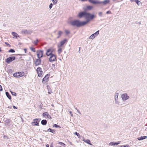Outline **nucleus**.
<instances>
[{"mask_svg": "<svg viewBox=\"0 0 147 147\" xmlns=\"http://www.w3.org/2000/svg\"><path fill=\"white\" fill-rule=\"evenodd\" d=\"M78 17L80 18L84 17L86 19L90 18L91 19H93L94 17V16L86 11H82L79 13Z\"/></svg>", "mask_w": 147, "mask_h": 147, "instance_id": "f257e3e1", "label": "nucleus"}, {"mask_svg": "<svg viewBox=\"0 0 147 147\" xmlns=\"http://www.w3.org/2000/svg\"><path fill=\"white\" fill-rule=\"evenodd\" d=\"M70 23L73 26H76L78 27H80V22L79 20H76L71 21Z\"/></svg>", "mask_w": 147, "mask_h": 147, "instance_id": "f03ea898", "label": "nucleus"}, {"mask_svg": "<svg viewBox=\"0 0 147 147\" xmlns=\"http://www.w3.org/2000/svg\"><path fill=\"white\" fill-rule=\"evenodd\" d=\"M121 98L123 101L124 102L129 98V96L127 93H125L121 94Z\"/></svg>", "mask_w": 147, "mask_h": 147, "instance_id": "7ed1b4c3", "label": "nucleus"}, {"mask_svg": "<svg viewBox=\"0 0 147 147\" xmlns=\"http://www.w3.org/2000/svg\"><path fill=\"white\" fill-rule=\"evenodd\" d=\"M24 75V73L23 72L22 73L20 72H19L14 73L13 74V76L14 77L16 78H20L21 77L23 76Z\"/></svg>", "mask_w": 147, "mask_h": 147, "instance_id": "20e7f679", "label": "nucleus"}, {"mask_svg": "<svg viewBox=\"0 0 147 147\" xmlns=\"http://www.w3.org/2000/svg\"><path fill=\"white\" fill-rule=\"evenodd\" d=\"M54 51V49L52 48H51L50 49H48L47 50V52L46 53V55L48 56H50L51 55L53 54V51Z\"/></svg>", "mask_w": 147, "mask_h": 147, "instance_id": "39448f33", "label": "nucleus"}, {"mask_svg": "<svg viewBox=\"0 0 147 147\" xmlns=\"http://www.w3.org/2000/svg\"><path fill=\"white\" fill-rule=\"evenodd\" d=\"M99 34V31H97L96 32L93 34L91 36H90L88 38L92 39H94L95 38L96 36H97Z\"/></svg>", "mask_w": 147, "mask_h": 147, "instance_id": "423d86ee", "label": "nucleus"}, {"mask_svg": "<svg viewBox=\"0 0 147 147\" xmlns=\"http://www.w3.org/2000/svg\"><path fill=\"white\" fill-rule=\"evenodd\" d=\"M15 59L16 57L14 56L10 57L7 58L6 59L5 61L7 63H9L10 62H11L12 61L15 60Z\"/></svg>", "mask_w": 147, "mask_h": 147, "instance_id": "0eeeda50", "label": "nucleus"}, {"mask_svg": "<svg viewBox=\"0 0 147 147\" xmlns=\"http://www.w3.org/2000/svg\"><path fill=\"white\" fill-rule=\"evenodd\" d=\"M86 20L85 21L80 22V27L81 26H83L88 23L92 19H91L90 18L88 19H86Z\"/></svg>", "mask_w": 147, "mask_h": 147, "instance_id": "6e6552de", "label": "nucleus"}, {"mask_svg": "<svg viewBox=\"0 0 147 147\" xmlns=\"http://www.w3.org/2000/svg\"><path fill=\"white\" fill-rule=\"evenodd\" d=\"M43 55V51L38 50L37 51V55L38 58L40 59L42 57Z\"/></svg>", "mask_w": 147, "mask_h": 147, "instance_id": "1a4fd4ad", "label": "nucleus"}, {"mask_svg": "<svg viewBox=\"0 0 147 147\" xmlns=\"http://www.w3.org/2000/svg\"><path fill=\"white\" fill-rule=\"evenodd\" d=\"M39 122L38 121V119H33V122H32V125H37L39 126Z\"/></svg>", "mask_w": 147, "mask_h": 147, "instance_id": "9d476101", "label": "nucleus"}, {"mask_svg": "<svg viewBox=\"0 0 147 147\" xmlns=\"http://www.w3.org/2000/svg\"><path fill=\"white\" fill-rule=\"evenodd\" d=\"M56 59V56L55 55L53 54L50 56V57L49 58V61L51 62L54 61Z\"/></svg>", "mask_w": 147, "mask_h": 147, "instance_id": "9b49d317", "label": "nucleus"}, {"mask_svg": "<svg viewBox=\"0 0 147 147\" xmlns=\"http://www.w3.org/2000/svg\"><path fill=\"white\" fill-rule=\"evenodd\" d=\"M37 71L38 76L39 77H40L42 74V71L41 68L40 67L37 68L36 69Z\"/></svg>", "mask_w": 147, "mask_h": 147, "instance_id": "f8f14e48", "label": "nucleus"}, {"mask_svg": "<svg viewBox=\"0 0 147 147\" xmlns=\"http://www.w3.org/2000/svg\"><path fill=\"white\" fill-rule=\"evenodd\" d=\"M32 32V31L31 30H23L22 31V33L24 34H30Z\"/></svg>", "mask_w": 147, "mask_h": 147, "instance_id": "ddd939ff", "label": "nucleus"}, {"mask_svg": "<svg viewBox=\"0 0 147 147\" xmlns=\"http://www.w3.org/2000/svg\"><path fill=\"white\" fill-rule=\"evenodd\" d=\"M41 63V60L40 59H37L35 62L34 65L35 66H37L40 65Z\"/></svg>", "mask_w": 147, "mask_h": 147, "instance_id": "4468645a", "label": "nucleus"}, {"mask_svg": "<svg viewBox=\"0 0 147 147\" xmlns=\"http://www.w3.org/2000/svg\"><path fill=\"white\" fill-rule=\"evenodd\" d=\"M109 0H105L103 1H99V2L100 3H98V4H101L102 3L104 5H106L109 3Z\"/></svg>", "mask_w": 147, "mask_h": 147, "instance_id": "2eb2a0df", "label": "nucleus"}, {"mask_svg": "<svg viewBox=\"0 0 147 147\" xmlns=\"http://www.w3.org/2000/svg\"><path fill=\"white\" fill-rule=\"evenodd\" d=\"M42 116L45 117V116H47V117L49 119H51V117L49 114L47 112H45L42 114Z\"/></svg>", "mask_w": 147, "mask_h": 147, "instance_id": "dca6fc26", "label": "nucleus"}, {"mask_svg": "<svg viewBox=\"0 0 147 147\" xmlns=\"http://www.w3.org/2000/svg\"><path fill=\"white\" fill-rule=\"evenodd\" d=\"M3 121L7 125H8L11 121V120L6 118H4Z\"/></svg>", "mask_w": 147, "mask_h": 147, "instance_id": "f3484780", "label": "nucleus"}, {"mask_svg": "<svg viewBox=\"0 0 147 147\" xmlns=\"http://www.w3.org/2000/svg\"><path fill=\"white\" fill-rule=\"evenodd\" d=\"M50 76V74H48L46 75L45 77L43 78L42 79V82L43 81H45L46 82H47L48 79L49 78V77Z\"/></svg>", "mask_w": 147, "mask_h": 147, "instance_id": "a211bd4d", "label": "nucleus"}, {"mask_svg": "<svg viewBox=\"0 0 147 147\" xmlns=\"http://www.w3.org/2000/svg\"><path fill=\"white\" fill-rule=\"evenodd\" d=\"M88 1L90 3L94 4H98V3H100L99 2V1H95L94 0H88Z\"/></svg>", "mask_w": 147, "mask_h": 147, "instance_id": "6ab92c4d", "label": "nucleus"}, {"mask_svg": "<svg viewBox=\"0 0 147 147\" xmlns=\"http://www.w3.org/2000/svg\"><path fill=\"white\" fill-rule=\"evenodd\" d=\"M82 140L84 142L87 143V144L92 145V144H91V142L90 140L87 139L86 140L84 138H83Z\"/></svg>", "mask_w": 147, "mask_h": 147, "instance_id": "aec40b11", "label": "nucleus"}, {"mask_svg": "<svg viewBox=\"0 0 147 147\" xmlns=\"http://www.w3.org/2000/svg\"><path fill=\"white\" fill-rule=\"evenodd\" d=\"M121 142L120 141H118L117 142H110V143L109 144L110 145H111L112 146H115L116 145H117L119 144Z\"/></svg>", "mask_w": 147, "mask_h": 147, "instance_id": "412c9836", "label": "nucleus"}, {"mask_svg": "<svg viewBox=\"0 0 147 147\" xmlns=\"http://www.w3.org/2000/svg\"><path fill=\"white\" fill-rule=\"evenodd\" d=\"M12 34L14 36L13 38L14 37L17 38L18 37H19V36L18 34L17 33L14 32H12Z\"/></svg>", "mask_w": 147, "mask_h": 147, "instance_id": "4be33fe9", "label": "nucleus"}, {"mask_svg": "<svg viewBox=\"0 0 147 147\" xmlns=\"http://www.w3.org/2000/svg\"><path fill=\"white\" fill-rule=\"evenodd\" d=\"M63 32L62 31H59L58 32V36L57 37V38H59L61 36Z\"/></svg>", "mask_w": 147, "mask_h": 147, "instance_id": "5701e85b", "label": "nucleus"}, {"mask_svg": "<svg viewBox=\"0 0 147 147\" xmlns=\"http://www.w3.org/2000/svg\"><path fill=\"white\" fill-rule=\"evenodd\" d=\"M47 120L45 119H43L41 121V123L43 125H46L47 124Z\"/></svg>", "mask_w": 147, "mask_h": 147, "instance_id": "b1692460", "label": "nucleus"}, {"mask_svg": "<svg viewBox=\"0 0 147 147\" xmlns=\"http://www.w3.org/2000/svg\"><path fill=\"white\" fill-rule=\"evenodd\" d=\"M147 138V137L146 136H141L140 137H139L138 138V140H142L144 139H145Z\"/></svg>", "mask_w": 147, "mask_h": 147, "instance_id": "393cba45", "label": "nucleus"}, {"mask_svg": "<svg viewBox=\"0 0 147 147\" xmlns=\"http://www.w3.org/2000/svg\"><path fill=\"white\" fill-rule=\"evenodd\" d=\"M67 40L66 39H64L63 40L61 41L60 43L62 45H63L66 42H67Z\"/></svg>", "mask_w": 147, "mask_h": 147, "instance_id": "a878e982", "label": "nucleus"}, {"mask_svg": "<svg viewBox=\"0 0 147 147\" xmlns=\"http://www.w3.org/2000/svg\"><path fill=\"white\" fill-rule=\"evenodd\" d=\"M5 94H6V96H7L8 98L9 99H11V96L9 94V93H8V92H6Z\"/></svg>", "mask_w": 147, "mask_h": 147, "instance_id": "bb28decb", "label": "nucleus"}, {"mask_svg": "<svg viewBox=\"0 0 147 147\" xmlns=\"http://www.w3.org/2000/svg\"><path fill=\"white\" fill-rule=\"evenodd\" d=\"M47 131H50L52 133H55V131L49 128V129H47Z\"/></svg>", "mask_w": 147, "mask_h": 147, "instance_id": "cd10ccee", "label": "nucleus"}, {"mask_svg": "<svg viewBox=\"0 0 147 147\" xmlns=\"http://www.w3.org/2000/svg\"><path fill=\"white\" fill-rule=\"evenodd\" d=\"M93 8V7L91 6H88L86 7L87 10H90Z\"/></svg>", "mask_w": 147, "mask_h": 147, "instance_id": "c85d7f7f", "label": "nucleus"}, {"mask_svg": "<svg viewBox=\"0 0 147 147\" xmlns=\"http://www.w3.org/2000/svg\"><path fill=\"white\" fill-rule=\"evenodd\" d=\"M119 96V93L117 92H116L115 94V95L114 97L115 99H118V96Z\"/></svg>", "mask_w": 147, "mask_h": 147, "instance_id": "c756f323", "label": "nucleus"}, {"mask_svg": "<svg viewBox=\"0 0 147 147\" xmlns=\"http://www.w3.org/2000/svg\"><path fill=\"white\" fill-rule=\"evenodd\" d=\"M115 104L119 105V102L118 101V99H115Z\"/></svg>", "mask_w": 147, "mask_h": 147, "instance_id": "7c9ffc66", "label": "nucleus"}, {"mask_svg": "<svg viewBox=\"0 0 147 147\" xmlns=\"http://www.w3.org/2000/svg\"><path fill=\"white\" fill-rule=\"evenodd\" d=\"M38 39H37L36 40L34 41L33 42L35 45H37L38 43Z\"/></svg>", "mask_w": 147, "mask_h": 147, "instance_id": "2f4dec72", "label": "nucleus"}, {"mask_svg": "<svg viewBox=\"0 0 147 147\" xmlns=\"http://www.w3.org/2000/svg\"><path fill=\"white\" fill-rule=\"evenodd\" d=\"M65 31L66 35H67L70 34V31L69 30H65Z\"/></svg>", "mask_w": 147, "mask_h": 147, "instance_id": "473e14b6", "label": "nucleus"}, {"mask_svg": "<svg viewBox=\"0 0 147 147\" xmlns=\"http://www.w3.org/2000/svg\"><path fill=\"white\" fill-rule=\"evenodd\" d=\"M30 49L31 50V51H33V52H36L35 49L34 48L30 47Z\"/></svg>", "mask_w": 147, "mask_h": 147, "instance_id": "72a5a7b5", "label": "nucleus"}, {"mask_svg": "<svg viewBox=\"0 0 147 147\" xmlns=\"http://www.w3.org/2000/svg\"><path fill=\"white\" fill-rule=\"evenodd\" d=\"M59 49L58 50V52L59 54H60L62 52V49L61 48H58Z\"/></svg>", "mask_w": 147, "mask_h": 147, "instance_id": "f704fd0d", "label": "nucleus"}, {"mask_svg": "<svg viewBox=\"0 0 147 147\" xmlns=\"http://www.w3.org/2000/svg\"><path fill=\"white\" fill-rule=\"evenodd\" d=\"M58 143L60 145L62 146H65V144L64 143H62V142H59Z\"/></svg>", "mask_w": 147, "mask_h": 147, "instance_id": "c9c22d12", "label": "nucleus"}, {"mask_svg": "<svg viewBox=\"0 0 147 147\" xmlns=\"http://www.w3.org/2000/svg\"><path fill=\"white\" fill-rule=\"evenodd\" d=\"M53 127H60V126L59 125H57L56 124H54L53 125Z\"/></svg>", "mask_w": 147, "mask_h": 147, "instance_id": "e433bc0d", "label": "nucleus"}, {"mask_svg": "<svg viewBox=\"0 0 147 147\" xmlns=\"http://www.w3.org/2000/svg\"><path fill=\"white\" fill-rule=\"evenodd\" d=\"M135 2H136V3L138 5H139L140 4V1L138 0H135Z\"/></svg>", "mask_w": 147, "mask_h": 147, "instance_id": "4c0bfd02", "label": "nucleus"}, {"mask_svg": "<svg viewBox=\"0 0 147 147\" xmlns=\"http://www.w3.org/2000/svg\"><path fill=\"white\" fill-rule=\"evenodd\" d=\"M9 52L11 53H14L15 52V50L13 49H11L9 51Z\"/></svg>", "mask_w": 147, "mask_h": 147, "instance_id": "58836bf2", "label": "nucleus"}, {"mask_svg": "<svg viewBox=\"0 0 147 147\" xmlns=\"http://www.w3.org/2000/svg\"><path fill=\"white\" fill-rule=\"evenodd\" d=\"M63 45L61 44L60 42L59 44H58L57 47L58 48H61Z\"/></svg>", "mask_w": 147, "mask_h": 147, "instance_id": "ea45409f", "label": "nucleus"}, {"mask_svg": "<svg viewBox=\"0 0 147 147\" xmlns=\"http://www.w3.org/2000/svg\"><path fill=\"white\" fill-rule=\"evenodd\" d=\"M51 1L53 2V3L54 4H56L57 3L58 1L57 0H51Z\"/></svg>", "mask_w": 147, "mask_h": 147, "instance_id": "a19ab883", "label": "nucleus"}, {"mask_svg": "<svg viewBox=\"0 0 147 147\" xmlns=\"http://www.w3.org/2000/svg\"><path fill=\"white\" fill-rule=\"evenodd\" d=\"M75 134L76 135V136H77L79 138H80V134L78 133H77V132H76L75 133Z\"/></svg>", "mask_w": 147, "mask_h": 147, "instance_id": "79ce46f5", "label": "nucleus"}, {"mask_svg": "<svg viewBox=\"0 0 147 147\" xmlns=\"http://www.w3.org/2000/svg\"><path fill=\"white\" fill-rule=\"evenodd\" d=\"M11 92L12 94L13 95H14V96H16V92Z\"/></svg>", "mask_w": 147, "mask_h": 147, "instance_id": "37998d69", "label": "nucleus"}, {"mask_svg": "<svg viewBox=\"0 0 147 147\" xmlns=\"http://www.w3.org/2000/svg\"><path fill=\"white\" fill-rule=\"evenodd\" d=\"M53 4L52 3H51L50 5H49V8L50 9H51V8H52L53 6Z\"/></svg>", "mask_w": 147, "mask_h": 147, "instance_id": "c03bdc74", "label": "nucleus"}, {"mask_svg": "<svg viewBox=\"0 0 147 147\" xmlns=\"http://www.w3.org/2000/svg\"><path fill=\"white\" fill-rule=\"evenodd\" d=\"M102 12H99L98 13V16H99L101 17L102 16Z\"/></svg>", "mask_w": 147, "mask_h": 147, "instance_id": "a18cd8bd", "label": "nucleus"}, {"mask_svg": "<svg viewBox=\"0 0 147 147\" xmlns=\"http://www.w3.org/2000/svg\"><path fill=\"white\" fill-rule=\"evenodd\" d=\"M120 147H129V146L128 145H126L121 146Z\"/></svg>", "mask_w": 147, "mask_h": 147, "instance_id": "49530a36", "label": "nucleus"}, {"mask_svg": "<svg viewBox=\"0 0 147 147\" xmlns=\"http://www.w3.org/2000/svg\"><path fill=\"white\" fill-rule=\"evenodd\" d=\"M5 44L7 46L9 47H11V45H10L9 44H8V43H7V42H5Z\"/></svg>", "mask_w": 147, "mask_h": 147, "instance_id": "de8ad7c7", "label": "nucleus"}, {"mask_svg": "<svg viewBox=\"0 0 147 147\" xmlns=\"http://www.w3.org/2000/svg\"><path fill=\"white\" fill-rule=\"evenodd\" d=\"M106 13L107 14H111V12L110 11H107Z\"/></svg>", "mask_w": 147, "mask_h": 147, "instance_id": "09e8293b", "label": "nucleus"}, {"mask_svg": "<svg viewBox=\"0 0 147 147\" xmlns=\"http://www.w3.org/2000/svg\"><path fill=\"white\" fill-rule=\"evenodd\" d=\"M69 113L70 114L71 116L72 117L73 116V114H72V113L71 112V111H69Z\"/></svg>", "mask_w": 147, "mask_h": 147, "instance_id": "8fccbe9b", "label": "nucleus"}, {"mask_svg": "<svg viewBox=\"0 0 147 147\" xmlns=\"http://www.w3.org/2000/svg\"><path fill=\"white\" fill-rule=\"evenodd\" d=\"M0 91H2L3 90V88L2 87V86L1 85H0Z\"/></svg>", "mask_w": 147, "mask_h": 147, "instance_id": "3c124183", "label": "nucleus"}, {"mask_svg": "<svg viewBox=\"0 0 147 147\" xmlns=\"http://www.w3.org/2000/svg\"><path fill=\"white\" fill-rule=\"evenodd\" d=\"M77 110V111L80 114H81V113L79 111V110L77 108H75Z\"/></svg>", "mask_w": 147, "mask_h": 147, "instance_id": "603ef678", "label": "nucleus"}, {"mask_svg": "<svg viewBox=\"0 0 147 147\" xmlns=\"http://www.w3.org/2000/svg\"><path fill=\"white\" fill-rule=\"evenodd\" d=\"M50 147H53V143H51L50 146Z\"/></svg>", "mask_w": 147, "mask_h": 147, "instance_id": "864d4df0", "label": "nucleus"}, {"mask_svg": "<svg viewBox=\"0 0 147 147\" xmlns=\"http://www.w3.org/2000/svg\"><path fill=\"white\" fill-rule=\"evenodd\" d=\"M52 92L51 91V90H50V91H49L48 92V93L49 94H50Z\"/></svg>", "mask_w": 147, "mask_h": 147, "instance_id": "5fc2aeb1", "label": "nucleus"}, {"mask_svg": "<svg viewBox=\"0 0 147 147\" xmlns=\"http://www.w3.org/2000/svg\"><path fill=\"white\" fill-rule=\"evenodd\" d=\"M13 108L14 109H17V107H16L15 106H13Z\"/></svg>", "mask_w": 147, "mask_h": 147, "instance_id": "6e6d98bb", "label": "nucleus"}, {"mask_svg": "<svg viewBox=\"0 0 147 147\" xmlns=\"http://www.w3.org/2000/svg\"><path fill=\"white\" fill-rule=\"evenodd\" d=\"M47 88L48 90L49 91H50V90H49V88H50V87L49 86H47Z\"/></svg>", "mask_w": 147, "mask_h": 147, "instance_id": "4d7b16f0", "label": "nucleus"}, {"mask_svg": "<svg viewBox=\"0 0 147 147\" xmlns=\"http://www.w3.org/2000/svg\"><path fill=\"white\" fill-rule=\"evenodd\" d=\"M24 51H25V53H26V51H27L26 49H24Z\"/></svg>", "mask_w": 147, "mask_h": 147, "instance_id": "13d9d810", "label": "nucleus"}, {"mask_svg": "<svg viewBox=\"0 0 147 147\" xmlns=\"http://www.w3.org/2000/svg\"><path fill=\"white\" fill-rule=\"evenodd\" d=\"M12 107L11 106H9L8 107V108L10 109H11L12 108Z\"/></svg>", "mask_w": 147, "mask_h": 147, "instance_id": "bf43d9fd", "label": "nucleus"}, {"mask_svg": "<svg viewBox=\"0 0 147 147\" xmlns=\"http://www.w3.org/2000/svg\"><path fill=\"white\" fill-rule=\"evenodd\" d=\"M81 1H86L87 0H81Z\"/></svg>", "mask_w": 147, "mask_h": 147, "instance_id": "052dcab7", "label": "nucleus"}, {"mask_svg": "<svg viewBox=\"0 0 147 147\" xmlns=\"http://www.w3.org/2000/svg\"><path fill=\"white\" fill-rule=\"evenodd\" d=\"M46 147H49V145L48 144H47L46 145Z\"/></svg>", "mask_w": 147, "mask_h": 147, "instance_id": "680f3d73", "label": "nucleus"}, {"mask_svg": "<svg viewBox=\"0 0 147 147\" xmlns=\"http://www.w3.org/2000/svg\"><path fill=\"white\" fill-rule=\"evenodd\" d=\"M135 0H130L131 1V2H133V1H135Z\"/></svg>", "mask_w": 147, "mask_h": 147, "instance_id": "e2e57ef3", "label": "nucleus"}, {"mask_svg": "<svg viewBox=\"0 0 147 147\" xmlns=\"http://www.w3.org/2000/svg\"><path fill=\"white\" fill-rule=\"evenodd\" d=\"M51 106H52L53 107H54V105H53V104H52L51 105Z\"/></svg>", "mask_w": 147, "mask_h": 147, "instance_id": "0e129e2a", "label": "nucleus"}, {"mask_svg": "<svg viewBox=\"0 0 147 147\" xmlns=\"http://www.w3.org/2000/svg\"><path fill=\"white\" fill-rule=\"evenodd\" d=\"M1 47H0V52H1Z\"/></svg>", "mask_w": 147, "mask_h": 147, "instance_id": "69168bd1", "label": "nucleus"}, {"mask_svg": "<svg viewBox=\"0 0 147 147\" xmlns=\"http://www.w3.org/2000/svg\"><path fill=\"white\" fill-rule=\"evenodd\" d=\"M55 66V65L54 64H52V66Z\"/></svg>", "mask_w": 147, "mask_h": 147, "instance_id": "338daca9", "label": "nucleus"}, {"mask_svg": "<svg viewBox=\"0 0 147 147\" xmlns=\"http://www.w3.org/2000/svg\"><path fill=\"white\" fill-rule=\"evenodd\" d=\"M139 23V24H141V22H140Z\"/></svg>", "mask_w": 147, "mask_h": 147, "instance_id": "774afa93", "label": "nucleus"}]
</instances>
